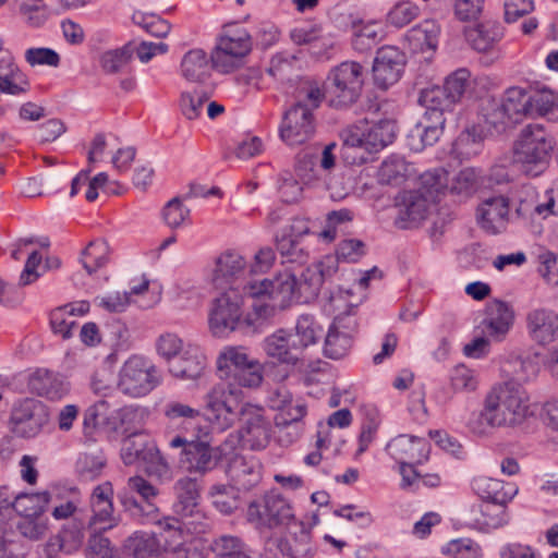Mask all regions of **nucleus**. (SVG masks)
<instances>
[{"label": "nucleus", "mask_w": 558, "mask_h": 558, "mask_svg": "<svg viewBox=\"0 0 558 558\" xmlns=\"http://www.w3.org/2000/svg\"><path fill=\"white\" fill-rule=\"evenodd\" d=\"M532 415L526 392L513 383L494 387L483 402V409L469 423L471 430L485 435L495 427H517Z\"/></svg>", "instance_id": "1"}, {"label": "nucleus", "mask_w": 558, "mask_h": 558, "mask_svg": "<svg viewBox=\"0 0 558 558\" xmlns=\"http://www.w3.org/2000/svg\"><path fill=\"white\" fill-rule=\"evenodd\" d=\"M555 144L554 137L542 124H529L515 141L514 161L521 165L526 174L536 177L547 167Z\"/></svg>", "instance_id": "2"}, {"label": "nucleus", "mask_w": 558, "mask_h": 558, "mask_svg": "<svg viewBox=\"0 0 558 558\" xmlns=\"http://www.w3.org/2000/svg\"><path fill=\"white\" fill-rule=\"evenodd\" d=\"M471 485L473 492L485 500L481 505L484 519L477 522L493 529L504 525L507 522L505 506L513 499L518 489L511 484L484 475L474 477Z\"/></svg>", "instance_id": "3"}, {"label": "nucleus", "mask_w": 558, "mask_h": 558, "mask_svg": "<svg viewBox=\"0 0 558 558\" xmlns=\"http://www.w3.org/2000/svg\"><path fill=\"white\" fill-rule=\"evenodd\" d=\"M363 66L355 61H344L335 66L325 81L328 104L336 108H348L360 98L363 87Z\"/></svg>", "instance_id": "4"}, {"label": "nucleus", "mask_w": 558, "mask_h": 558, "mask_svg": "<svg viewBox=\"0 0 558 558\" xmlns=\"http://www.w3.org/2000/svg\"><path fill=\"white\" fill-rule=\"evenodd\" d=\"M396 137V124L390 120L377 123L361 120L347 126L341 132L345 148H362L368 153H376L388 146Z\"/></svg>", "instance_id": "5"}, {"label": "nucleus", "mask_w": 558, "mask_h": 558, "mask_svg": "<svg viewBox=\"0 0 558 558\" xmlns=\"http://www.w3.org/2000/svg\"><path fill=\"white\" fill-rule=\"evenodd\" d=\"M241 390L231 387V383L214 386L205 396V414L207 420L220 429L231 427L239 418L241 410L247 403L240 399Z\"/></svg>", "instance_id": "6"}, {"label": "nucleus", "mask_w": 558, "mask_h": 558, "mask_svg": "<svg viewBox=\"0 0 558 558\" xmlns=\"http://www.w3.org/2000/svg\"><path fill=\"white\" fill-rule=\"evenodd\" d=\"M247 290L240 291L231 287L215 299L209 313V327L217 337H225L233 331L240 332L243 322V302Z\"/></svg>", "instance_id": "7"}, {"label": "nucleus", "mask_w": 558, "mask_h": 558, "mask_svg": "<svg viewBox=\"0 0 558 558\" xmlns=\"http://www.w3.org/2000/svg\"><path fill=\"white\" fill-rule=\"evenodd\" d=\"M246 515L248 522L256 527L268 529L289 525L295 519L290 501L276 490L252 501Z\"/></svg>", "instance_id": "8"}, {"label": "nucleus", "mask_w": 558, "mask_h": 558, "mask_svg": "<svg viewBox=\"0 0 558 558\" xmlns=\"http://www.w3.org/2000/svg\"><path fill=\"white\" fill-rule=\"evenodd\" d=\"M160 381V373L151 362L133 355L120 371L118 387L124 395L138 398L149 393Z\"/></svg>", "instance_id": "9"}, {"label": "nucleus", "mask_w": 558, "mask_h": 558, "mask_svg": "<svg viewBox=\"0 0 558 558\" xmlns=\"http://www.w3.org/2000/svg\"><path fill=\"white\" fill-rule=\"evenodd\" d=\"M471 73L461 68L449 74L444 86L423 89L418 97L422 107L438 108L444 112L451 111L453 106L461 102L471 84Z\"/></svg>", "instance_id": "10"}, {"label": "nucleus", "mask_w": 558, "mask_h": 558, "mask_svg": "<svg viewBox=\"0 0 558 558\" xmlns=\"http://www.w3.org/2000/svg\"><path fill=\"white\" fill-rule=\"evenodd\" d=\"M252 50V39L245 29L228 31L221 35L210 54L213 66L220 73L235 70Z\"/></svg>", "instance_id": "11"}, {"label": "nucleus", "mask_w": 558, "mask_h": 558, "mask_svg": "<svg viewBox=\"0 0 558 558\" xmlns=\"http://www.w3.org/2000/svg\"><path fill=\"white\" fill-rule=\"evenodd\" d=\"M48 422V408L41 401L33 398L17 401L10 415L12 432L23 438L37 436Z\"/></svg>", "instance_id": "12"}, {"label": "nucleus", "mask_w": 558, "mask_h": 558, "mask_svg": "<svg viewBox=\"0 0 558 558\" xmlns=\"http://www.w3.org/2000/svg\"><path fill=\"white\" fill-rule=\"evenodd\" d=\"M243 290H247V295L253 298L268 295L274 301H278L280 307H286L293 301L301 303L296 275L290 270L280 272L272 280H253Z\"/></svg>", "instance_id": "13"}, {"label": "nucleus", "mask_w": 558, "mask_h": 558, "mask_svg": "<svg viewBox=\"0 0 558 558\" xmlns=\"http://www.w3.org/2000/svg\"><path fill=\"white\" fill-rule=\"evenodd\" d=\"M315 132L312 109L303 101H298L283 114L280 126L281 140L290 146L308 141Z\"/></svg>", "instance_id": "14"}, {"label": "nucleus", "mask_w": 558, "mask_h": 558, "mask_svg": "<svg viewBox=\"0 0 558 558\" xmlns=\"http://www.w3.org/2000/svg\"><path fill=\"white\" fill-rule=\"evenodd\" d=\"M331 143L319 151L316 148L304 149L296 156L294 170L296 175L306 184H313L322 180V173L335 167L336 157Z\"/></svg>", "instance_id": "15"}, {"label": "nucleus", "mask_w": 558, "mask_h": 558, "mask_svg": "<svg viewBox=\"0 0 558 558\" xmlns=\"http://www.w3.org/2000/svg\"><path fill=\"white\" fill-rule=\"evenodd\" d=\"M113 488L111 483L97 485L90 495L89 506L92 517L88 521L89 531H109L118 525V518L113 514Z\"/></svg>", "instance_id": "16"}, {"label": "nucleus", "mask_w": 558, "mask_h": 558, "mask_svg": "<svg viewBox=\"0 0 558 558\" xmlns=\"http://www.w3.org/2000/svg\"><path fill=\"white\" fill-rule=\"evenodd\" d=\"M405 56L397 47L385 46L377 50L373 64L374 83L378 88L387 89L396 84L404 70Z\"/></svg>", "instance_id": "17"}, {"label": "nucleus", "mask_w": 558, "mask_h": 558, "mask_svg": "<svg viewBox=\"0 0 558 558\" xmlns=\"http://www.w3.org/2000/svg\"><path fill=\"white\" fill-rule=\"evenodd\" d=\"M337 270L338 265L333 256H325L303 270L298 280L301 303H310L316 299L324 282L329 280Z\"/></svg>", "instance_id": "18"}, {"label": "nucleus", "mask_w": 558, "mask_h": 558, "mask_svg": "<svg viewBox=\"0 0 558 558\" xmlns=\"http://www.w3.org/2000/svg\"><path fill=\"white\" fill-rule=\"evenodd\" d=\"M246 262L236 252L227 251L217 259L211 275V282L216 289L226 291L231 287H239L243 292V288L248 282L243 283L242 279L245 272Z\"/></svg>", "instance_id": "19"}, {"label": "nucleus", "mask_w": 558, "mask_h": 558, "mask_svg": "<svg viewBox=\"0 0 558 558\" xmlns=\"http://www.w3.org/2000/svg\"><path fill=\"white\" fill-rule=\"evenodd\" d=\"M241 422V437L253 450L265 448L269 440V423L262 409L250 403L243 407L238 418Z\"/></svg>", "instance_id": "20"}, {"label": "nucleus", "mask_w": 558, "mask_h": 558, "mask_svg": "<svg viewBox=\"0 0 558 558\" xmlns=\"http://www.w3.org/2000/svg\"><path fill=\"white\" fill-rule=\"evenodd\" d=\"M288 534L284 539L268 541V545H277L282 555L289 558H308L314 554L311 545V526L293 520L287 525Z\"/></svg>", "instance_id": "21"}, {"label": "nucleus", "mask_w": 558, "mask_h": 558, "mask_svg": "<svg viewBox=\"0 0 558 558\" xmlns=\"http://www.w3.org/2000/svg\"><path fill=\"white\" fill-rule=\"evenodd\" d=\"M386 450L399 464H420L428 459L429 444L424 438L399 435L387 444Z\"/></svg>", "instance_id": "22"}, {"label": "nucleus", "mask_w": 558, "mask_h": 558, "mask_svg": "<svg viewBox=\"0 0 558 558\" xmlns=\"http://www.w3.org/2000/svg\"><path fill=\"white\" fill-rule=\"evenodd\" d=\"M308 233V227L302 220H294L289 231L276 238V247L281 254L282 263L303 265L308 259V252L301 246L299 238Z\"/></svg>", "instance_id": "23"}, {"label": "nucleus", "mask_w": 558, "mask_h": 558, "mask_svg": "<svg viewBox=\"0 0 558 558\" xmlns=\"http://www.w3.org/2000/svg\"><path fill=\"white\" fill-rule=\"evenodd\" d=\"M508 215L509 201L502 195L483 201L477 210L481 227L490 234L500 233L506 229Z\"/></svg>", "instance_id": "24"}, {"label": "nucleus", "mask_w": 558, "mask_h": 558, "mask_svg": "<svg viewBox=\"0 0 558 558\" xmlns=\"http://www.w3.org/2000/svg\"><path fill=\"white\" fill-rule=\"evenodd\" d=\"M400 198V203L397 204L396 225L401 229L411 228L424 220L429 205L433 203L416 191L404 192Z\"/></svg>", "instance_id": "25"}, {"label": "nucleus", "mask_w": 558, "mask_h": 558, "mask_svg": "<svg viewBox=\"0 0 558 558\" xmlns=\"http://www.w3.org/2000/svg\"><path fill=\"white\" fill-rule=\"evenodd\" d=\"M513 320L512 307L507 302L494 300L486 306V317L483 320L484 330L487 336L500 341L509 332Z\"/></svg>", "instance_id": "26"}, {"label": "nucleus", "mask_w": 558, "mask_h": 558, "mask_svg": "<svg viewBox=\"0 0 558 558\" xmlns=\"http://www.w3.org/2000/svg\"><path fill=\"white\" fill-rule=\"evenodd\" d=\"M28 389L32 393L49 400H59L68 395L69 383L60 374L48 369H37L28 378Z\"/></svg>", "instance_id": "27"}, {"label": "nucleus", "mask_w": 558, "mask_h": 558, "mask_svg": "<svg viewBox=\"0 0 558 558\" xmlns=\"http://www.w3.org/2000/svg\"><path fill=\"white\" fill-rule=\"evenodd\" d=\"M263 350L268 357L287 365L294 366L302 359L295 342L283 329H279L266 337L263 341Z\"/></svg>", "instance_id": "28"}, {"label": "nucleus", "mask_w": 558, "mask_h": 558, "mask_svg": "<svg viewBox=\"0 0 558 558\" xmlns=\"http://www.w3.org/2000/svg\"><path fill=\"white\" fill-rule=\"evenodd\" d=\"M206 365V356L197 345L187 344L183 351L170 362V373L180 379L194 380L201 377Z\"/></svg>", "instance_id": "29"}, {"label": "nucleus", "mask_w": 558, "mask_h": 558, "mask_svg": "<svg viewBox=\"0 0 558 558\" xmlns=\"http://www.w3.org/2000/svg\"><path fill=\"white\" fill-rule=\"evenodd\" d=\"M184 462L187 464L190 472L205 474L216 468L219 461V453L216 448L209 446L208 442L201 440H192L182 450Z\"/></svg>", "instance_id": "30"}, {"label": "nucleus", "mask_w": 558, "mask_h": 558, "mask_svg": "<svg viewBox=\"0 0 558 558\" xmlns=\"http://www.w3.org/2000/svg\"><path fill=\"white\" fill-rule=\"evenodd\" d=\"M531 336L541 343L550 342L558 332V315L547 308H535L526 315Z\"/></svg>", "instance_id": "31"}, {"label": "nucleus", "mask_w": 558, "mask_h": 558, "mask_svg": "<svg viewBox=\"0 0 558 558\" xmlns=\"http://www.w3.org/2000/svg\"><path fill=\"white\" fill-rule=\"evenodd\" d=\"M480 112L483 121L480 125L490 135L502 134L515 124L505 106L495 98L483 100Z\"/></svg>", "instance_id": "32"}, {"label": "nucleus", "mask_w": 558, "mask_h": 558, "mask_svg": "<svg viewBox=\"0 0 558 558\" xmlns=\"http://www.w3.org/2000/svg\"><path fill=\"white\" fill-rule=\"evenodd\" d=\"M211 69L214 66L210 57L199 48L184 53L180 64L181 75L190 82H203L209 76Z\"/></svg>", "instance_id": "33"}, {"label": "nucleus", "mask_w": 558, "mask_h": 558, "mask_svg": "<svg viewBox=\"0 0 558 558\" xmlns=\"http://www.w3.org/2000/svg\"><path fill=\"white\" fill-rule=\"evenodd\" d=\"M174 492L177 495V502L174 504V511L182 518L192 517L197 507L199 490L196 480L191 477H182L174 484Z\"/></svg>", "instance_id": "34"}, {"label": "nucleus", "mask_w": 558, "mask_h": 558, "mask_svg": "<svg viewBox=\"0 0 558 558\" xmlns=\"http://www.w3.org/2000/svg\"><path fill=\"white\" fill-rule=\"evenodd\" d=\"M124 548L133 558H161L165 551L159 539L146 532L133 533L125 539Z\"/></svg>", "instance_id": "35"}, {"label": "nucleus", "mask_w": 558, "mask_h": 558, "mask_svg": "<svg viewBox=\"0 0 558 558\" xmlns=\"http://www.w3.org/2000/svg\"><path fill=\"white\" fill-rule=\"evenodd\" d=\"M350 26L353 33L352 47L357 52H367L380 41V26L375 22L363 24L350 15Z\"/></svg>", "instance_id": "36"}, {"label": "nucleus", "mask_w": 558, "mask_h": 558, "mask_svg": "<svg viewBox=\"0 0 558 558\" xmlns=\"http://www.w3.org/2000/svg\"><path fill=\"white\" fill-rule=\"evenodd\" d=\"M423 120L416 125L415 132L421 137L423 146L434 145L442 134L446 122L445 113L438 108L424 107Z\"/></svg>", "instance_id": "37"}, {"label": "nucleus", "mask_w": 558, "mask_h": 558, "mask_svg": "<svg viewBox=\"0 0 558 558\" xmlns=\"http://www.w3.org/2000/svg\"><path fill=\"white\" fill-rule=\"evenodd\" d=\"M276 315L275 304H254L253 311L243 316L240 332L245 336H253L264 332L268 328Z\"/></svg>", "instance_id": "38"}, {"label": "nucleus", "mask_w": 558, "mask_h": 558, "mask_svg": "<svg viewBox=\"0 0 558 558\" xmlns=\"http://www.w3.org/2000/svg\"><path fill=\"white\" fill-rule=\"evenodd\" d=\"M412 174V167L398 155L387 157L380 165L377 178L380 184L398 186Z\"/></svg>", "instance_id": "39"}, {"label": "nucleus", "mask_w": 558, "mask_h": 558, "mask_svg": "<svg viewBox=\"0 0 558 558\" xmlns=\"http://www.w3.org/2000/svg\"><path fill=\"white\" fill-rule=\"evenodd\" d=\"M504 36L501 27L496 23H482L465 32L466 40L478 52L490 50Z\"/></svg>", "instance_id": "40"}, {"label": "nucleus", "mask_w": 558, "mask_h": 558, "mask_svg": "<svg viewBox=\"0 0 558 558\" xmlns=\"http://www.w3.org/2000/svg\"><path fill=\"white\" fill-rule=\"evenodd\" d=\"M500 102L515 124L524 118H530V90L517 86L510 87L505 92Z\"/></svg>", "instance_id": "41"}, {"label": "nucleus", "mask_w": 558, "mask_h": 558, "mask_svg": "<svg viewBox=\"0 0 558 558\" xmlns=\"http://www.w3.org/2000/svg\"><path fill=\"white\" fill-rule=\"evenodd\" d=\"M210 549L214 558H252L247 545L236 535L216 536L210 544Z\"/></svg>", "instance_id": "42"}, {"label": "nucleus", "mask_w": 558, "mask_h": 558, "mask_svg": "<svg viewBox=\"0 0 558 558\" xmlns=\"http://www.w3.org/2000/svg\"><path fill=\"white\" fill-rule=\"evenodd\" d=\"M156 445L148 441L142 435H131L128 437L121 448V458L126 465H132L137 462H145L151 458V452L155 450Z\"/></svg>", "instance_id": "43"}, {"label": "nucleus", "mask_w": 558, "mask_h": 558, "mask_svg": "<svg viewBox=\"0 0 558 558\" xmlns=\"http://www.w3.org/2000/svg\"><path fill=\"white\" fill-rule=\"evenodd\" d=\"M439 32V26L435 21L426 20L412 27L407 33V39L413 46L414 50H435L438 44Z\"/></svg>", "instance_id": "44"}, {"label": "nucleus", "mask_w": 558, "mask_h": 558, "mask_svg": "<svg viewBox=\"0 0 558 558\" xmlns=\"http://www.w3.org/2000/svg\"><path fill=\"white\" fill-rule=\"evenodd\" d=\"M50 501L49 492L14 495L12 508L24 518H37Z\"/></svg>", "instance_id": "45"}, {"label": "nucleus", "mask_w": 558, "mask_h": 558, "mask_svg": "<svg viewBox=\"0 0 558 558\" xmlns=\"http://www.w3.org/2000/svg\"><path fill=\"white\" fill-rule=\"evenodd\" d=\"M254 360L244 347H227L217 359V368L220 377H226L236 369L250 365V362Z\"/></svg>", "instance_id": "46"}, {"label": "nucleus", "mask_w": 558, "mask_h": 558, "mask_svg": "<svg viewBox=\"0 0 558 558\" xmlns=\"http://www.w3.org/2000/svg\"><path fill=\"white\" fill-rule=\"evenodd\" d=\"M109 251V245L104 239H97L88 243L81 257V263L88 275L95 274L107 264Z\"/></svg>", "instance_id": "47"}, {"label": "nucleus", "mask_w": 558, "mask_h": 558, "mask_svg": "<svg viewBox=\"0 0 558 558\" xmlns=\"http://www.w3.org/2000/svg\"><path fill=\"white\" fill-rule=\"evenodd\" d=\"M320 332L322 328L316 324L313 316L302 315L296 322L295 332L289 335L302 354L304 349L317 342Z\"/></svg>", "instance_id": "48"}, {"label": "nucleus", "mask_w": 558, "mask_h": 558, "mask_svg": "<svg viewBox=\"0 0 558 558\" xmlns=\"http://www.w3.org/2000/svg\"><path fill=\"white\" fill-rule=\"evenodd\" d=\"M448 175L449 173L442 168L424 172L420 178L421 187L417 192L435 203L438 196L448 187Z\"/></svg>", "instance_id": "49"}, {"label": "nucleus", "mask_w": 558, "mask_h": 558, "mask_svg": "<svg viewBox=\"0 0 558 558\" xmlns=\"http://www.w3.org/2000/svg\"><path fill=\"white\" fill-rule=\"evenodd\" d=\"M530 118L549 116L553 119L555 111H558V96L547 88L530 89Z\"/></svg>", "instance_id": "50"}, {"label": "nucleus", "mask_w": 558, "mask_h": 558, "mask_svg": "<svg viewBox=\"0 0 558 558\" xmlns=\"http://www.w3.org/2000/svg\"><path fill=\"white\" fill-rule=\"evenodd\" d=\"M298 58L288 52L276 53L271 60L267 73L281 84L291 83L295 74Z\"/></svg>", "instance_id": "51"}, {"label": "nucleus", "mask_w": 558, "mask_h": 558, "mask_svg": "<svg viewBox=\"0 0 558 558\" xmlns=\"http://www.w3.org/2000/svg\"><path fill=\"white\" fill-rule=\"evenodd\" d=\"M210 495L214 506L222 514L233 513L241 505L239 489L233 486L215 485Z\"/></svg>", "instance_id": "52"}, {"label": "nucleus", "mask_w": 558, "mask_h": 558, "mask_svg": "<svg viewBox=\"0 0 558 558\" xmlns=\"http://www.w3.org/2000/svg\"><path fill=\"white\" fill-rule=\"evenodd\" d=\"M208 100V95L202 89L182 92L179 99V108L186 119L195 120L202 114L204 105Z\"/></svg>", "instance_id": "53"}, {"label": "nucleus", "mask_w": 558, "mask_h": 558, "mask_svg": "<svg viewBox=\"0 0 558 558\" xmlns=\"http://www.w3.org/2000/svg\"><path fill=\"white\" fill-rule=\"evenodd\" d=\"M0 80L10 81L17 87H23L27 93L31 89L28 76L15 63L12 53L0 56Z\"/></svg>", "instance_id": "54"}, {"label": "nucleus", "mask_w": 558, "mask_h": 558, "mask_svg": "<svg viewBox=\"0 0 558 558\" xmlns=\"http://www.w3.org/2000/svg\"><path fill=\"white\" fill-rule=\"evenodd\" d=\"M485 130L481 125H474L463 131L456 143L457 149L466 157L477 155L482 149Z\"/></svg>", "instance_id": "55"}, {"label": "nucleus", "mask_w": 558, "mask_h": 558, "mask_svg": "<svg viewBox=\"0 0 558 558\" xmlns=\"http://www.w3.org/2000/svg\"><path fill=\"white\" fill-rule=\"evenodd\" d=\"M226 378L231 383V387L233 384H238L241 387L255 388L263 380L262 366L257 360H254L250 362V365L236 369Z\"/></svg>", "instance_id": "56"}, {"label": "nucleus", "mask_w": 558, "mask_h": 558, "mask_svg": "<svg viewBox=\"0 0 558 558\" xmlns=\"http://www.w3.org/2000/svg\"><path fill=\"white\" fill-rule=\"evenodd\" d=\"M169 527V536H165V551H168L171 555V558H199V553L191 543H186L183 541L177 542L174 539L175 536L181 538V527H173L168 525Z\"/></svg>", "instance_id": "57"}, {"label": "nucleus", "mask_w": 558, "mask_h": 558, "mask_svg": "<svg viewBox=\"0 0 558 558\" xmlns=\"http://www.w3.org/2000/svg\"><path fill=\"white\" fill-rule=\"evenodd\" d=\"M133 48L131 44L121 48L108 50L102 53L100 64L105 72L113 74L120 72L131 60Z\"/></svg>", "instance_id": "58"}, {"label": "nucleus", "mask_w": 558, "mask_h": 558, "mask_svg": "<svg viewBox=\"0 0 558 558\" xmlns=\"http://www.w3.org/2000/svg\"><path fill=\"white\" fill-rule=\"evenodd\" d=\"M450 386L454 392H471L476 390L478 379L475 371L464 364L454 366L450 372Z\"/></svg>", "instance_id": "59"}, {"label": "nucleus", "mask_w": 558, "mask_h": 558, "mask_svg": "<svg viewBox=\"0 0 558 558\" xmlns=\"http://www.w3.org/2000/svg\"><path fill=\"white\" fill-rule=\"evenodd\" d=\"M105 466V460L99 454L84 453L76 461V473L81 481L90 482L96 480Z\"/></svg>", "instance_id": "60"}, {"label": "nucleus", "mask_w": 558, "mask_h": 558, "mask_svg": "<svg viewBox=\"0 0 558 558\" xmlns=\"http://www.w3.org/2000/svg\"><path fill=\"white\" fill-rule=\"evenodd\" d=\"M444 555L459 558H482L481 546L471 538H457L450 541L441 549Z\"/></svg>", "instance_id": "61"}, {"label": "nucleus", "mask_w": 558, "mask_h": 558, "mask_svg": "<svg viewBox=\"0 0 558 558\" xmlns=\"http://www.w3.org/2000/svg\"><path fill=\"white\" fill-rule=\"evenodd\" d=\"M352 343L353 338L329 328L325 339L324 351L326 356L338 360L348 354Z\"/></svg>", "instance_id": "62"}, {"label": "nucleus", "mask_w": 558, "mask_h": 558, "mask_svg": "<svg viewBox=\"0 0 558 558\" xmlns=\"http://www.w3.org/2000/svg\"><path fill=\"white\" fill-rule=\"evenodd\" d=\"M87 548L90 558H121L118 549L111 545L108 537L104 536L105 531H90Z\"/></svg>", "instance_id": "63"}, {"label": "nucleus", "mask_w": 558, "mask_h": 558, "mask_svg": "<svg viewBox=\"0 0 558 558\" xmlns=\"http://www.w3.org/2000/svg\"><path fill=\"white\" fill-rule=\"evenodd\" d=\"M150 459L144 462V470L149 476L156 477L159 483L170 482L172 480V471L168 462L160 454L159 449L156 447L151 452Z\"/></svg>", "instance_id": "64"}]
</instances>
